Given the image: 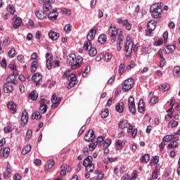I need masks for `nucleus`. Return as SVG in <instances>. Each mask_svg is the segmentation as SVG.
<instances>
[{
	"label": "nucleus",
	"mask_w": 180,
	"mask_h": 180,
	"mask_svg": "<svg viewBox=\"0 0 180 180\" xmlns=\"http://www.w3.org/2000/svg\"><path fill=\"white\" fill-rule=\"evenodd\" d=\"M174 137H175V134H172L170 135H166L163 137L162 141H165V143H169V141H171V140H172Z\"/></svg>",
	"instance_id": "33"
},
{
	"label": "nucleus",
	"mask_w": 180,
	"mask_h": 180,
	"mask_svg": "<svg viewBox=\"0 0 180 180\" xmlns=\"http://www.w3.org/2000/svg\"><path fill=\"white\" fill-rule=\"evenodd\" d=\"M171 88V86L168 84H163L160 86H159V90L162 91V92H165V91H168Z\"/></svg>",
	"instance_id": "32"
},
{
	"label": "nucleus",
	"mask_w": 180,
	"mask_h": 180,
	"mask_svg": "<svg viewBox=\"0 0 180 180\" xmlns=\"http://www.w3.org/2000/svg\"><path fill=\"white\" fill-rule=\"evenodd\" d=\"M128 126H129V123L127 122V120H126L121 121L118 124L119 129H120L121 130L126 129L127 127H128Z\"/></svg>",
	"instance_id": "27"
},
{
	"label": "nucleus",
	"mask_w": 180,
	"mask_h": 180,
	"mask_svg": "<svg viewBox=\"0 0 180 180\" xmlns=\"http://www.w3.org/2000/svg\"><path fill=\"white\" fill-rule=\"evenodd\" d=\"M30 150H32V146L27 145L25 147L23 148L22 150V155H26L28 153H30Z\"/></svg>",
	"instance_id": "35"
},
{
	"label": "nucleus",
	"mask_w": 180,
	"mask_h": 180,
	"mask_svg": "<svg viewBox=\"0 0 180 180\" xmlns=\"http://www.w3.org/2000/svg\"><path fill=\"white\" fill-rule=\"evenodd\" d=\"M32 129H29L27 131V134H26V137L27 139H32Z\"/></svg>",
	"instance_id": "61"
},
{
	"label": "nucleus",
	"mask_w": 180,
	"mask_h": 180,
	"mask_svg": "<svg viewBox=\"0 0 180 180\" xmlns=\"http://www.w3.org/2000/svg\"><path fill=\"white\" fill-rule=\"evenodd\" d=\"M32 79L37 83L40 82L41 81V75L40 73H35L32 77Z\"/></svg>",
	"instance_id": "29"
},
{
	"label": "nucleus",
	"mask_w": 180,
	"mask_h": 180,
	"mask_svg": "<svg viewBox=\"0 0 180 180\" xmlns=\"http://www.w3.org/2000/svg\"><path fill=\"white\" fill-rule=\"evenodd\" d=\"M165 53L167 54H171V53H174L175 51V46L174 45H168L165 47Z\"/></svg>",
	"instance_id": "28"
},
{
	"label": "nucleus",
	"mask_w": 180,
	"mask_h": 180,
	"mask_svg": "<svg viewBox=\"0 0 180 180\" xmlns=\"http://www.w3.org/2000/svg\"><path fill=\"white\" fill-rule=\"evenodd\" d=\"M7 11L11 14L13 15V13H15V6H13V5L12 4H9L7 6Z\"/></svg>",
	"instance_id": "48"
},
{
	"label": "nucleus",
	"mask_w": 180,
	"mask_h": 180,
	"mask_svg": "<svg viewBox=\"0 0 180 180\" xmlns=\"http://www.w3.org/2000/svg\"><path fill=\"white\" fill-rule=\"evenodd\" d=\"M148 161H150V155L147 153L141 158V162H148Z\"/></svg>",
	"instance_id": "41"
},
{
	"label": "nucleus",
	"mask_w": 180,
	"mask_h": 180,
	"mask_svg": "<svg viewBox=\"0 0 180 180\" xmlns=\"http://www.w3.org/2000/svg\"><path fill=\"white\" fill-rule=\"evenodd\" d=\"M162 3H155L150 6V11L152 13V18L158 19V18L161 16V13L162 12Z\"/></svg>",
	"instance_id": "2"
},
{
	"label": "nucleus",
	"mask_w": 180,
	"mask_h": 180,
	"mask_svg": "<svg viewBox=\"0 0 180 180\" xmlns=\"http://www.w3.org/2000/svg\"><path fill=\"white\" fill-rule=\"evenodd\" d=\"M115 109L118 113H123V110H124V103H123V102L119 103L118 105L115 106Z\"/></svg>",
	"instance_id": "26"
},
{
	"label": "nucleus",
	"mask_w": 180,
	"mask_h": 180,
	"mask_svg": "<svg viewBox=\"0 0 180 180\" xmlns=\"http://www.w3.org/2000/svg\"><path fill=\"white\" fill-rule=\"evenodd\" d=\"M101 115L103 119L108 117V116H109V109L105 108L104 110L101 112Z\"/></svg>",
	"instance_id": "46"
},
{
	"label": "nucleus",
	"mask_w": 180,
	"mask_h": 180,
	"mask_svg": "<svg viewBox=\"0 0 180 180\" xmlns=\"http://www.w3.org/2000/svg\"><path fill=\"white\" fill-rule=\"evenodd\" d=\"M39 110L41 113L44 115V113H46L47 112V105H40Z\"/></svg>",
	"instance_id": "54"
},
{
	"label": "nucleus",
	"mask_w": 180,
	"mask_h": 180,
	"mask_svg": "<svg viewBox=\"0 0 180 180\" xmlns=\"http://www.w3.org/2000/svg\"><path fill=\"white\" fill-rule=\"evenodd\" d=\"M32 119L36 120H39V119H41V115H40V112H34L32 115Z\"/></svg>",
	"instance_id": "43"
},
{
	"label": "nucleus",
	"mask_w": 180,
	"mask_h": 180,
	"mask_svg": "<svg viewBox=\"0 0 180 180\" xmlns=\"http://www.w3.org/2000/svg\"><path fill=\"white\" fill-rule=\"evenodd\" d=\"M168 147L169 148H176V147H178V142H176V141H172L168 145Z\"/></svg>",
	"instance_id": "49"
},
{
	"label": "nucleus",
	"mask_w": 180,
	"mask_h": 180,
	"mask_svg": "<svg viewBox=\"0 0 180 180\" xmlns=\"http://www.w3.org/2000/svg\"><path fill=\"white\" fill-rule=\"evenodd\" d=\"M94 159L92 156H88L84 160L83 165L86 168V172H92L95 169V165L92 163Z\"/></svg>",
	"instance_id": "3"
},
{
	"label": "nucleus",
	"mask_w": 180,
	"mask_h": 180,
	"mask_svg": "<svg viewBox=\"0 0 180 180\" xmlns=\"http://www.w3.org/2000/svg\"><path fill=\"white\" fill-rule=\"evenodd\" d=\"M107 40L106 35L105 34H101L98 37V41L100 43V44H103Z\"/></svg>",
	"instance_id": "37"
},
{
	"label": "nucleus",
	"mask_w": 180,
	"mask_h": 180,
	"mask_svg": "<svg viewBox=\"0 0 180 180\" xmlns=\"http://www.w3.org/2000/svg\"><path fill=\"white\" fill-rule=\"evenodd\" d=\"M4 91L6 94H11L13 91V86L11 83H6L4 86Z\"/></svg>",
	"instance_id": "17"
},
{
	"label": "nucleus",
	"mask_w": 180,
	"mask_h": 180,
	"mask_svg": "<svg viewBox=\"0 0 180 180\" xmlns=\"http://www.w3.org/2000/svg\"><path fill=\"white\" fill-rule=\"evenodd\" d=\"M28 120L29 115L27 114V112H26V110H24L21 116V124L22 126H26V124H27Z\"/></svg>",
	"instance_id": "12"
},
{
	"label": "nucleus",
	"mask_w": 180,
	"mask_h": 180,
	"mask_svg": "<svg viewBox=\"0 0 180 180\" xmlns=\"http://www.w3.org/2000/svg\"><path fill=\"white\" fill-rule=\"evenodd\" d=\"M37 92L36 91H32L29 96L28 98L29 99H31L32 101H36L37 99Z\"/></svg>",
	"instance_id": "38"
},
{
	"label": "nucleus",
	"mask_w": 180,
	"mask_h": 180,
	"mask_svg": "<svg viewBox=\"0 0 180 180\" xmlns=\"http://www.w3.org/2000/svg\"><path fill=\"white\" fill-rule=\"evenodd\" d=\"M89 54L91 57H95L96 54H97L98 51L96 49L92 47V44H91V46H89Z\"/></svg>",
	"instance_id": "31"
},
{
	"label": "nucleus",
	"mask_w": 180,
	"mask_h": 180,
	"mask_svg": "<svg viewBox=\"0 0 180 180\" xmlns=\"http://www.w3.org/2000/svg\"><path fill=\"white\" fill-rule=\"evenodd\" d=\"M104 60L108 63L110 60H112V53H107L104 56Z\"/></svg>",
	"instance_id": "52"
},
{
	"label": "nucleus",
	"mask_w": 180,
	"mask_h": 180,
	"mask_svg": "<svg viewBox=\"0 0 180 180\" xmlns=\"http://www.w3.org/2000/svg\"><path fill=\"white\" fill-rule=\"evenodd\" d=\"M38 65H39V60H34L31 63L32 72H36Z\"/></svg>",
	"instance_id": "30"
},
{
	"label": "nucleus",
	"mask_w": 180,
	"mask_h": 180,
	"mask_svg": "<svg viewBox=\"0 0 180 180\" xmlns=\"http://www.w3.org/2000/svg\"><path fill=\"white\" fill-rule=\"evenodd\" d=\"M46 67L48 70H51V60H53V56L49 53H46Z\"/></svg>",
	"instance_id": "18"
},
{
	"label": "nucleus",
	"mask_w": 180,
	"mask_h": 180,
	"mask_svg": "<svg viewBox=\"0 0 180 180\" xmlns=\"http://www.w3.org/2000/svg\"><path fill=\"white\" fill-rule=\"evenodd\" d=\"M39 103L41 105L47 106V105H50V100L47 99V97L41 96Z\"/></svg>",
	"instance_id": "21"
},
{
	"label": "nucleus",
	"mask_w": 180,
	"mask_h": 180,
	"mask_svg": "<svg viewBox=\"0 0 180 180\" xmlns=\"http://www.w3.org/2000/svg\"><path fill=\"white\" fill-rule=\"evenodd\" d=\"M158 161H160V157L158 156H155L153 158V159L152 160L151 162H153V164H158Z\"/></svg>",
	"instance_id": "59"
},
{
	"label": "nucleus",
	"mask_w": 180,
	"mask_h": 180,
	"mask_svg": "<svg viewBox=\"0 0 180 180\" xmlns=\"http://www.w3.org/2000/svg\"><path fill=\"white\" fill-rule=\"evenodd\" d=\"M75 85H77V81H70L69 86H68V89H71V88H73Z\"/></svg>",
	"instance_id": "58"
},
{
	"label": "nucleus",
	"mask_w": 180,
	"mask_h": 180,
	"mask_svg": "<svg viewBox=\"0 0 180 180\" xmlns=\"http://www.w3.org/2000/svg\"><path fill=\"white\" fill-rule=\"evenodd\" d=\"M95 138V132L92 129H89L88 132L84 135L85 141H94Z\"/></svg>",
	"instance_id": "9"
},
{
	"label": "nucleus",
	"mask_w": 180,
	"mask_h": 180,
	"mask_svg": "<svg viewBox=\"0 0 180 180\" xmlns=\"http://www.w3.org/2000/svg\"><path fill=\"white\" fill-rule=\"evenodd\" d=\"M116 150H122L123 148V141L118 140L115 143Z\"/></svg>",
	"instance_id": "39"
},
{
	"label": "nucleus",
	"mask_w": 180,
	"mask_h": 180,
	"mask_svg": "<svg viewBox=\"0 0 180 180\" xmlns=\"http://www.w3.org/2000/svg\"><path fill=\"white\" fill-rule=\"evenodd\" d=\"M8 108L13 112V114L16 113V104L13 101H10L8 103Z\"/></svg>",
	"instance_id": "22"
},
{
	"label": "nucleus",
	"mask_w": 180,
	"mask_h": 180,
	"mask_svg": "<svg viewBox=\"0 0 180 180\" xmlns=\"http://www.w3.org/2000/svg\"><path fill=\"white\" fill-rule=\"evenodd\" d=\"M68 81H77V77H75V74L72 73L68 77Z\"/></svg>",
	"instance_id": "55"
},
{
	"label": "nucleus",
	"mask_w": 180,
	"mask_h": 180,
	"mask_svg": "<svg viewBox=\"0 0 180 180\" xmlns=\"http://www.w3.org/2000/svg\"><path fill=\"white\" fill-rule=\"evenodd\" d=\"M9 68H11V70H14L13 74L14 75H18V73L16 72V65H9Z\"/></svg>",
	"instance_id": "60"
},
{
	"label": "nucleus",
	"mask_w": 180,
	"mask_h": 180,
	"mask_svg": "<svg viewBox=\"0 0 180 180\" xmlns=\"http://www.w3.org/2000/svg\"><path fill=\"white\" fill-rule=\"evenodd\" d=\"M16 54V51L15 50V48H12L8 52V56L10 57V58H13L15 57V55Z\"/></svg>",
	"instance_id": "47"
},
{
	"label": "nucleus",
	"mask_w": 180,
	"mask_h": 180,
	"mask_svg": "<svg viewBox=\"0 0 180 180\" xmlns=\"http://www.w3.org/2000/svg\"><path fill=\"white\" fill-rule=\"evenodd\" d=\"M96 146H98V144H96V142H95L94 143H90L89 145V148L90 150V151H94V150H95V148H96Z\"/></svg>",
	"instance_id": "56"
},
{
	"label": "nucleus",
	"mask_w": 180,
	"mask_h": 180,
	"mask_svg": "<svg viewBox=\"0 0 180 180\" xmlns=\"http://www.w3.org/2000/svg\"><path fill=\"white\" fill-rule=\"evenodd\" d=\"M174 77H180V67L176 66L173 68Z\"/></svg>",
	"instance_id": "36"
},
{
	"label": "nucleus",
	"mask_w": 180,
	"mask_h": 180,
	"mask_svg": "<svg viewBox=\"0 0 180 180\" xmlns=\"http://www.w3.org/2000/svg\"><path fill=\"white\" fill-rule=\"evenodd\" d=\"M35 15L37 19H39V20H44V19L47 18V13H44L42 11H35Z\"/></svg>",
	"instance_id": "14"
},
{
	"label": "nucleus",
	"mask_w": 180,
	"mask_h": 180,
	"mask_svg": "<svg viewBox=\"0 0 180 180\" xmlns=\"http://www.w3.org/2000/svg\"><path fill=\"white\" fill-rule=\"evenodd\" d=\"M54 164H56L54 160L48 161L47 166L45 167V169H50L53 168V167H54Z\"/></svg>",
	"instance_id": "44"
},
{
	"label": "nucleus",
	"mask_w": 180,
	"mask_h": 180,
	"mask_svg": "<svg viewBox=\"0 0 180 180\" xmlns=\"http://www.w3.org/2000/svg\"><path fill=\"white\" fill-rule=\"evenodd\" d=\"M129 103V109L132 115L136 113V104L134 103V98L133 96H130L128 100Z\"/></svg>",
	"instance_id": "8"
},
{
	"label": "nucleus",
	"mask_w": 180,
	"mask_h": 180,
	"mask_svg": "<svg viewBox=\"0 0 180 180\" xmlns=\"http://www.w3.org/2000/svg\"><path fill=\"white\" fill-rule=\"evenodd\" d=\"M96 34V30L91 29L86 37L88 42L84 44L83 46L84 50H86V51L89 50V47H91V41L94 40Z\"/></svg>",
	"instance_id": "5"
},
{
	"label": "nucleus",
	"mask_w": 180,
	"mask_h": 180,
	"mask_svg": "<svg viewBox=\"0 0 180 180\" xmlns=\"http://www.w3.org/2000/svg\"><path fill=\"white\" fill-rule=\"evenodd\" d=\"M82 60L83 58L81 56L77 57L74 53H71L68 56V63L70 64L72 70L79 68L82 64Z\"/></svg>",
	"instance_id": "1"
},
{
	"label": "nucleus",
	"mask_w": 180,
	"mask_h": 180,
	"mask_svg": "<svg viewBox=\"0 0 180 180\" xmlns=\"http://www.w3.org/2000/svg\"><path fill=\"white\" fill-rule=\"evenodd\" d=\"M117 22L121 25L122 27H125L127 30H130L131 29V25L129 23V20H122V18L117 19Z\"/></svg>",
	"instance_id": "10"
},
{
	"label": "nucleus",
	"mask_w": 180,
	"mask_h": 180,
	"mask_svg": "<svg viewBox=\"0 0 180 180\" xmlns=\"http://www.w3.org/2000/svg\"><path fill=\"white\" fill-rule=\"evenodd\" d=\"M157 102H158V98L157 96L151 97V98L150 100V103L151 105H155V103H157Z\"/></svg>",
	"instance_id": "53"
},
{
	"label": "nucleus",
	"mask_w": 180,
	"mask_h": 180,
	"mask_svg": "<svg viewBox=\"0 0 180 180\" xmlns=\"http://www.w3.org/2000/svg\"><path fill=\"white\" fill-rule=\"evenodd\" d=\"M12 175V167L9 162L7 163L6 172L4 173L3 176L4 179H9Z\"/></svg>",
	"instance_id": "11"
},
{
	"label": "nucleus",
	"mask_w": 180,
	"mask_h": 180,
	"mask_svg": "<svg viewBox=\"0 0 180 180\" xmlns=\"http://www.w3.org/2000/svg\"><path fill=\"white\" fill-rule=\"evenodd\" d=\"M14 179L15 180H20L22 179V176H20V174L15 173L14 175Z\"/></svg>",
	"instance_id": "64"
},
{
	"label": "nucleus",
	"mask_w": 180,
	"mask_h": 180,
	"mask_svg": "<svg viewBox=\"0 0 180 180\" xmlns=\"http://www.w3.org/2000/svg\"><path fill=\"white\" fill-rule=\"evenodd\" d=\"M176 126H178V122L175 120H171L168 123V127H170L171 129H174V127H176Z\"/></svg>",
	"instance_id": "45"
},
{
	"label": "nucleus",
	"mask_w": 180,
	"mask_h": 180,
	"mask_svg": "<svg viewBox=\"0 0 180 180\" xmlns=\"http://www.w3.org/2000/svg\"><path fill=\"white\" fill-rule=\"evenodd\" d=\"M44 12H48L51 9V3H44L43 5Z\"/></svg>",
	"instance_id": "40"
},
{
	"label": "nucleus",
	"mask_w": 180,
	"mask_h": 180,
	"mask_svg": "<svg viewBox=\"0 0 180 180\" xmlns=\"http://www.w3.org/2000/svg\"><path fill=\"white\" fill-rule=\"evenodd\" d=\"M72 30V25H71L70 24H67L64 27V30H65V33H70Z\"/></svg>",
	"instance_id": "50"
},
{
	"label": "nucleus",
	"mask_w": 180,
	"mask_h": 180,
	"mask_svg": "<svg viewBox=\"0 0 180 180\" xmlns=\"http://www.w3.org/2000/svg\"><path fill=\"white\" fill-rule=\"evenodd\" d=\"M134 85V80L131 78H129L125 80L122 84V91H130Z\"/></svg>",
	"instance_id": "6"
},
{
	"label": "nucleus",
	"mask_w": 180,
	"mask_h": 180,
	"mask_svg": "<svg viewBox=\"0 0 180 180\" xmlns=\"http://www.w3.org/2000/svg\"><path fill=\"white\" fill-rule=\"evenodd\" d=\"M110 144H112V140L106 139L104 142H103V148H108Z\"/></svg>",
	"instance_id": "42"
},
{
	"label": "nucleus",
	"mask_w": 180,
	"mask_h": 180,
	"mask_svg": "<svg viewBox=\"0 0 180 180\" xmlns=\"http://www.w3.org/2000/svg\"><path fill=\"white\" fill-rule=\"evenodd\" d=\"M124 54L127 57H130L131 53H133V42L130 39L129 37H127V41L125 42L124 47Z\"/></svg>",
	"instance_id": "4"
},
{
	"label": "nucleus",
	"mask_w": 180,
	"mask_h": 180,
	"mask_svg": "<svg viewBox=\"0 0 180 180\" xmlns=\"http://www.w3.org/2000/svg\"><path fill=\"white\" fill-rule=\"evenodd\" d=\"M138 110L139 113H144L146 112V104L144 103V100H139Z\"/></svg>",
	"instance_id": "16"
},
{
	"label": "nucleus",
	"mask_w": 180,
	"mask_h": 180,
	"mask_svg": "<svg viewBox=\"0 0 180 180\" xmlns=\"http://www.w3.org/2000/svg\"><path fill=\"white\" fill-rule=\"evenodd\" d=\"M4 131L5 133H11L12 131V127L9 126L4 127Z\"/></svg>",
	"instance_id": "62"
},
{
	"label": "nucleus",
	"mask_w": 180,
	"mask_h": 180,
	"mask_svg": "<svg viewBox=\"0 0 180 180\" xmlns=\"http://www.w3.org/2000/svg\"><path fill=\"white\" fill-rule=\"evenodd\" d=\"M22 25V18L17 17L14 21L13 27L14 29H19Z\"/></svg>",
	"instance_id": "25"
},
{
	"label": "nucleus",
	"mask_w": 180,
	"mask_h": 180,
	"mask_svg": "<svg viewBox=\"0 0 180 180\" xmlns=\"http://www.w3.org/2000/svg\"><path fill=\"white\" fill-rule=\"evenodd\" d=\"M108 34L112 41H116V37L119 34V30L115 27H110L108 30Z\"/></svg>",
	"instance_id": "7"
},
{
	"label": "nucleus",
	"mask_w": 180,
	"mask_h": 180,
	"mask_svg": "<svg viewBox=\"0 0 180 180\" xmlns=\"http://www.w3.org/2000/svg\"><path fill=\"white\" fill-rule=\"evenodd\" d=\"M10 153L11 149L9 148H4L0 150V156L4 157V158H8Z\"/></svg>",
	"instance_id": "15"
},
{
	"label": "nucleus",
	"mask_w": 180,
	"mask_h": 180,
	"mask_svg": "<svg viewBox=\"0 0 180 180\" xmlns=\"http://www.w3.org/2000/svg\"><path fill=\"white\" fill-rule=\"evenodd\" d=\"M117 51H120L122 50V44H123V37L121 34H119L117 41Z\"/></svg>",
	"instance_id": "24"
},
{
	"label": "nucleus",
	"mask_w": 180,
	"mask_h": 180,
	"mask_svg": "<svg viewBox=\"0 0 180 180\" xmlns=\"http://www.w3.org/2000/svg\"><path fill=\"white\" fill-rule=\"evenodd\" d=\"M67 172H70V167L65 165H62L60 167V175H62V176H65Z\"/></svg>",
	"instance_id": "20"
},
{
	"label": "nucleus",
	"mask_w": 180,
	"mask_h": 180,
	"mask_svg": "<svg viewBox=\"0 0 180 180\" xmlns=\"http://www.w3.org/2000/svg\"><path fill=\"white\" fill-rule=\"evenodd\" d=\"M52 102V108H58V105H60V102H61V98H58L56 94H53L51 98Z\"/></svg>",
	"instance_id": "13"
},
{
	"label": "nucleus",
	"mask_w": 180,
	"mask_h": 180,
	"mask_svg": "<svg viewBox=\"0 0 180 180\" xmlns=\"http://www.w3.org/2000/svg\"><path fill=\"white\" fill-rule=\"evenodd\" d=\"M49 37L51 40H57L60 37V34L56 32L51 31L49 33Z\"/></svg>",
	"instance_id": "23"
},
{
	"label": "nucleus",
	"mask_w": 180,
	"mask_h": 180,
	"mask_svg": "<svg viewBox=\"0 0 180 180\" xmlns=\"http://www.w3.org/2000/svg\"><path fill=\"white\" fill-rule=\"evenodd\" d=\"M148 30H155V22L154 20H150L147 25Z\"/></svg>",
	"instance_id": "34"
},
{
	"label": "nucleus",
	"mask_w": 180,
	"mask_h": 180,
	"mask_svg": "<svg viewBox=\"0 0 180 180\" xmlns=\"http://www.w3.org/2000/svg\"><path fill=\"white\" fill-rule=\"evenodd\" d=\"M101 143H103V137L98 136L96 139V143L98 146V147H101L102 146Z\"/></svg>",
	"instance_id": "51"
},
{
	"label": "nucleus",
	"mask_w": 180,
	"mask_h": 180,
	"mask_svg": "<svg viewBox=\"0 0 180 180\" xmlns=\"http://www.w3.org/2000/svg\"><path fill=\"white\" fill-rule=\"evenodd\" d=\"M58 16V13H57V9H53V11L49 13L48 18L50 20H56Z\"/></svg>",
	"instance_id": "19"
},
{
	"label": "nucleus",
	"mask_w": 180,
	"mask_h": 180,
	"mask_svg": "<svg viewBox=\"0 0 180 180\" xmlns=\"http://www.w3.org/2000/svg\"><path fill=\"white\" fill-rule=\"evenodd\" d=\"M163 43L162 39H159L155 42V46H161Z\"/></svg>",
	"instance_id": "63"
},
{
	"label": "nucleus",
	"mask_w": 180,
	"mask_h": 180,
	"mask_svg": "<svg viewBox=\"0 0 180 180\" xmlns=\"http://www.w3.org/2000/svg\"><path fill=\"white\" fill-rule=\"evenodd\" d=\"M124 72V64L121 63L119 66V74L122 75Z\"/></svg>",
	"instance_id": "57"
}]
</instances>
